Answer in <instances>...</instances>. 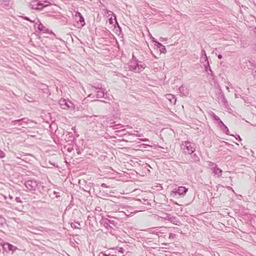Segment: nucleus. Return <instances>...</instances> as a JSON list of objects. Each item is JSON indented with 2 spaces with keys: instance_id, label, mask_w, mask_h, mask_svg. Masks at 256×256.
<instances>
[{
  "instance_id": "24",
  "label": "nucleus",
  "mask_w": 256,
  "mask_h": 256,
  "mask_svg": "<svg viewBox=\"0 0 256 256\" xmlns=\"http://www.w3.org/2000/svg\"><path fill=\"white\" fill-rule=\"evenodd\" d=\"M104 10V12L106 14H108L109 16L110 15H112L114 16V20H116V22H116V16L114 15V12L110 10H108L107 9H106Z\"/></svg>"
},
{
  "instance_id": "25",
  "label": "nucleus",
  "mask_w": 256,
  "mask_h": 256,
  "mask_svg": "<svg viewBox=\"0 0 256 256\" xmlns=\"http://www.w3.org/2000/svg\"><path fill=\"white\" fill-rule=\"evenodd\" d=\"M6 223V220H5V218L2 216H0V228H2V226H4V224H5Z\"/></svg>"
},
{
  "instance_id": "14",
  "label": "nucleus",
  "mask_w": 256,
  "mask_h": 256,
  "mask_svg": "<svg viewBox=\"0 0 256 256\" xmlns=\"http://www.w3.org/2000/svg\"><path fill=\"white\" fill-rule=\"evenodd\" d=\"M0 6L2 7L5 8H8V7H10V0H2L0 2Z\"/></svg>"
},
{
  "instance_id": "30",
  "label": "nucleus",
  "mask_w": 256,
  "mask_h": 256,
  "mask_svg": "<svg viewBox=\"0 0 256 256\" xmlns=\"http://www.w3.org/2000/svg\"><path fill=\"white\" fill-rule=\"evenodd\" d=\"M14 200L16 202H18V203H20L22 204V202L21 198H20V197H18V196H16L15 198H14Z\"/></svg>"
},
{
  "instance_id": "45",
  "label": "nucleus",
  "mask_w": 256,
  "mask_h": 256,
  "mask_svg": "<svg viewBox=\"0 0 256 256\" xmlns=\"http://www.w3.org/2000/svg\"><path fill=\"white\" fill-rule=\"evenodd\" d=\"M88 97L89 98H94V96H93V94H90L88 96Z\"/></svg>"
},
{
  "instance_id": "34",
  "label": "nucleus",
  "mask_w": 256,
  "mask_h": 256,
  "mask_svg": "<svg viewBox=\"0 0 256 256\" xmlns=\"http://www.w3.org/2000/svg\"><path fill=\"white\" fill-rule=\"evenodd\" d=\"M24 99L26 100L28 102H32V98H30L29 96H25V98H24Z\"/></svg>"
},
{
  "instance_id": "32",
  "label": "nucleus",
  "mask_w": 256,
  "mask_h": 256,
  "mask_svg": "<svg viewBox=\"0 0 256 256\" xmlns=\"http://www.w3.org/2000/svg\"><path fill=\"white\" fill-rule=\"evenodd\" d=\"M155 46H156L157 47V48H160V47H161L162 44L160 43L159 42H156V41H155V44H154Z\"/></svg>"
},
{
  "instance_id": "23",
  "label": "nucleus",
  "mask_w": 256,
  "mask_h": 256,
  "mask_svg": "<svg viewBox=\"0 0 256 256\" xmlns=\"http://www.w3.org/2000/svg\"><path fill=\"white\" fill-rule=\"evenodd\" d=\"M216 166H218V165L216 163L211 162H208V167L212 170L214 169Z\"/></svg>"
},
{
  "instance_id": "41",
  "label": "nucleus",
  "mask_w": 256,
  "mask_h": 256,
  "mask_svg": "<svg viewBox=\"0 0 256 256\" xmlns=\"http://www.w3.org/2000/svg\"><path fill=\"white\" fill-rule=\"evenodd\" d=\"M243 99L246 104H248V102H246V100H248V98H243Z\"/></svg>"
},
{
  "instance_id": "38",
  "label": "nucleus",
  "mask_w": 256,
  "mask_h": 256,
  "mask_svg": "<svg viewBox=\"0 0 256 256\" xmlns=\"http://www.w3.org/2000/svg\"><path fill=\"white\" fill-rule=\"evenodd\" d=\"M108 21H109V22L110 24H112L113 23V21H112V18H110L109 20H108Z\"/></svg>"
},
{
  "instance_id": "21",
  "label": "nucleus",
  "mask_w": 256,
  "mask_h": 256,
  "mask_svg": "<svg viewBox=\"0 0 256 256\" xmlns=\"http://www.w3.org/2000/svg\"><path fill=\"white\" fill-rule=\"evenodd\" d=\"M129 135L134 136H136L141 137L143 136L142 134H140L137 130H134V133L128 132Z\"/></svg>"
},
{
  "instance_id": "54",
  "label": "nucleus",
  "mask_w": 256,
  "mask_h": 256,
  "mask_svg": "<svg viewBox=\"0 0 256 256\" xmlns=\"http://www.w3.org/2000/svg\"><path fill=\"white\" fill-rule=\"evenodd\" d=\"M254 49L255 50H256V44L255 45V46H254Z\"/></svg>"
},
{
  "instance_id": "31",
  "label": "nucleus",
  "mask_w": 256,
  "mask_h": 256,
  "mask_svg": "<svg viewBox=\"0 0 256 256\" xmlns=\"http://www.w3.org/2000/svg\"><path fill=\"white\" fill-rule=\"evenodd\" d=\"M44 26H43L42 24H40L38 25V30H40V31H42V30H44Z\"/></svg>"
},
{
  "instance_id": "2",
  "label": "nucleus",
  "mask_w": 256,
  "mask_h": 256,
  "mask_svg": "<svg viewBox=\"0 0 256 256\" xmlns=\"http://www.w3.org/2000/svg\"><path fill=\"white\" fill-rule=\"evenodd\" d=\"M144 68L145 64L138 60H135V61L130 60V70L134 72L139 73L142 71Z\"/></svg>"
},
{
  "instance_id": "33",
  "label": "nucleus",
  "mask_w": 256,
  "mask_h": 256,
  "mask_svg": "<svg viewBox=\"0 0 256 256\" xmlns=\"http://www.w3.org/2000/svg\"><path fill=\"white\" fill-rule=\"evenodd\" d=\"M5 156H6L5 153L2 150H0V158H4L5 157Z\"/></svg>"
},
{
  "instance_id": "20",
  "label": "nucleus",
  "mask_w": 256,
  "mask_h": 256,
  "mask_svg": "<svg viewBox=\"0 0 256 256\" xmlns=\"http://www.w3.org/2000/svg\"><path fill=\"white\" fill-rule=\"evenodd\" d=\"M96 116H86L84 117V118H85L86 120L89 121L90 122H94V120L95 118L96 117Z\"/></svg>"
},
{
  "instance_id": "49",
  "label": "nucleus",
  "mask_w": 256,
  "mask_h": 256,
  "mask_svg": "<svg viewBox=\"0 0 256 256\" xmlns=\"http://www.w3.org/2000/svg\"><path fill=\"white\" fill-rule=\"evenodd\" d=\"M122 250H123L122 248H120V250H119V252H122Z\"/></svg>"
},
{
  "instance_id": "27",
  "label": "nucleus",
  "mask_w": 256,
  "mask_h": 256,
  "mask_svg": "<svg viewBox=\"0 0 256 256\" xmlns=\"http://www.w3.org/2000/svg\"><path fill=\"white\" fill-rule=\"evenodd\" d=\"M159 50L160 53L166 54V50L165 46L163 45L161 47H160V48H159Z\"/></svg>"
},
{
  "instance_id": "47",
  "label": "nucleus",
  "mask_w": 256,
  "mask_h": 256,
  "mask_svg": "<svg viewBox=\"0 0 256 256\" xmlns=\"http://www.w3.org/2000/svg\"><path fill=\"white\" fill-rule=\"evenodd\" d=\"M96 210H100V207H97L96 208Z\"/></svg>"
},
{
  "instance_id": "16",
  "label": "nucleus",
  "mask_w": 256,
  "mask_h": 256,
  "mask_svg": "<svg viewBox=\"0 0 256 256\" xmlns=\"http://www.w3.org/2000/svg\"><path fill=\"white\" fill-rule=\"evenodd\" d=\"M103 220H104V224L108 225L110 224H112L113 226H115L116 224V222H115L114 220H110V219H108V218L104 219Z\"/></svg>"
},
{
  "instance_id": "52",
  "label": "nucleus",
  "mask_w": 256,
  "mask_h": 256,
  "mask_svg": "<svg viewBox=\"0 0 256 256\" xmlns=\"http://www.w3.org/2000/svg\"><path fill=\"white\" fill-rule=\"evenodd\" d=\"M226 88L227 90H228L229 91V88L228 86H226Z\"/></svg>"
},
{
  "instance_id": "6",
  "label": "nucleus",
  "mask_w": 256,
  "mask_h": 256,
  "mask_svg": "<svg viewBox=\"0 0 256 256\" xmlns=\"http://www.w3.org/2000/svg\"><path fill=\"white\" fill-rule=\"evenodd\" d=\"M188 190L184 186H179L177 188H175L172 192L171 195L173 196H176L177 194L179 196L184 195Z\"/></svg>"
},
{
  "instance_id": "35",
  "label": "nucleus",
  "mask_w": 256,
  "mask_h": 256,
  "mask_svg": "<svg viewBox=\"0 0 256 256\" xmlns=\"http://www.w3.org/2000/svg\"><path fill=\"white\" fill-rule=\"evenodd\" d=\"M176 236V234L173 233H170L169 234L170 238H174Z\"/></svg>"
},
{
  "instance_id": "19",
  "label": "nucleus",
  "mask_w": 256,
  "mask_h": 256,
  "mask_svg": "<svg viewBox=\"0 0 256 256\" xmlns=\"http://www.w3.org/2000/svg\"><path fill=\"white\" fill-rule=\"evenodd\" d=\"M168 220L172 223L174 224H176V225H178V222H179L178 219L176 217L172 216V217H170Z\"/></svg>"
},
{
  "instance_id": "29",
  "label": "nucleus",
  "mask_w": 256,
  "mask_h": 256,
  "mask_svg": "<svg viewBox=\"0 0 256 256\" xmlns=\"http://www.w3.org/2000/svg\"><path fill=\"white\" fill-rule=\"evenodd\" d=\"M26 120V118H21V119L14 120L12 121V122H14V124L17 122H26V121H25Z\"/></svg>"
},
{
  "instance_id": "43",
  "label": "nucleus",
  "mask_w": 256,
  "mask_h": 256,
  "mask_svg": "<svg viewBox=\"0 0 256 256\" xmlns=\"http://www.w3.org/2000/svg\"><path fill=\"white\" fill-rule=\"evenodd\" d=\"M218 58L219 59H222V55H221V54H218Z\"/></svg>"
},
{
  "instance_id": "42",
  "label": "nucleus",
  "mask_w": 256,
  "mask_h": 256,
  "mask_svg": "<svg viewBox=\"0 0 256 256\" xmlns=\"http://www.w3.org/2000/svg\"><path fill=\"white\" fill-rule=\"evenodd\" d=\"M76 152H77L78 154H81L80 150L79 148L76 149Z\"/></svg>"
},
{
  "instance_id": "26",
  "label": "nucleus",
  "mask_w": 256,
  "mask_h": 256,
  "mask_svg": "<svg viewBox=\"0 0 256 256\" xmlns=\"http://www.w3.org/2000/svg\"><path fill=\"white\" fill-rule=\"evenodd\" d=\"M191 158L194 162H198L200 160L199 157L196 154H194L192 155Z\"/></svg>"
},
{
  "instance_id": "36",
  "label": "nucleus",
  "mask_w": 256,
  "mask_h": 256,
  "mask_svg": "<svg viewBox=\"0 0 256 256\" xmlns=\"http://www.w3.org/2000/svg\"><path fill=\"white\" fill-rule=\"evenodd\" d=\"M98 256H108L106 255V254L102 252H100Z\"/></svg>"
},
{
  "instance_id": "15",
  "label": "nucleus",
  "mask_w": 256,
  "mask_h": 256,
  "mask_svg": "<svg viewBox=\"0 0 256 256\" xmlns=\"http://www.w3.org/2000/svg\"><path fill=\"white\" fill-rule=\"evenodd\" d=\"M221 124L219 126L221 130L226 134H229V130L228 127L224 124L220 123Z\"/></svg>"
},
{
  "instance_id": "7",
  "label": "nucleus",
  "mask_w": 256,
  "mask_h": 256,
  "mask_svg": "<svg viewBox=\"0 0 256 256\" xmlns=\"http://www.w3.org/2000/svg\"><path fill=\"white\" fill-rule=\"evenodd\" d=\"M92 88V90L96 93V98H102L104 97V90L102 89L99 85L98 86H93Z\"/></svg>"
},
{
  "instance_id": "10",
  "label": "nucleus",
  "mask_w": 256,
  "mask_h": 256,
  "mask_svg": "<svg viewBox=\"0 0 256 256\" xmlns=\"http://www.w3.org/2000/svg\"><path fill=\"white\" fill-rule=\"evenodd\" d=\"M180 92L184 96H187L189 94V90L184 84H182L178 88Z\"/></svg>"
},
{
  "instance_id": "39",
  "label": "nucleus",
  "mask_w": 256,
  "mask_h": 256,
  "mask_svg": "<svg viewBox=\"0 0 256 256\" xmlns=\"http://www.w3.org/2000/svg\"><path fill=\"white\" fill-rule=\"evenodd\" d=\"M73 150V148H70V147H68V151L69 152H71L72 150Z\"/></svg>"
},
{
  "instance_id": "53",
  "label": "nucleus",
  "mask_w": 256,
  "mask_h": 256,
  "mask_svg": "<svg viewBox=\"0 0 256 256\" xmlns=\"http://www.w3.org/2000/svg\"><path fill=\"white\" fill-rule=\"evenodd\" d=\"M25 19H26V20H29V18H26H26H25Z\"/></svg>"
},
{
  "instance_id": "28",
  "label": "nucleus",
  "mask_w": 256,
  "mask_h": 256,
  "mask_svg": "<svg viewBox=\"0 0 256 256\" xmlns=\"http://www.w3.org/2000/svg\"><path fill=\"white\" fill-rule=\"evenodd\" d=\"M202 52L204 54V57L202 56L201 58V60H204L205 62L208 61V58L206 56V52L205 50H202Z\"/></svg>"
},
{
  "instance_id": "13",
  "label": "nucleus",
  "mask_w": 256,
  "mask_h": 256,
  "mask_svg": "<svg viewBox=\"0 0 256 256\" xmlns=\"http://www.w3.org/2000/svg\"><path fill=\"white\" fill-rule=\"evenodd\" d=\"M206 64H204L205 70L208 72V74L211 76H213L212 71L210 67L208 61L206 62Z\"/></svg>"
},
{
  "instance_id": "8",
  "label": "nucleus",
  "mask_w": 256,
  "mask_h": 256,
  "mask_svg": "<svg viewBox=\"0 0 256 256\" xmlns=\"http://www.w3.org/2000/svg\"><path fill=\"white\" fill-rule=\"evenodd\" d=\"M2 246L5 251H12V253L18 249L16 246H13L8 242H4L2 244Z\"/></svg>"
},
{
  "instance_id": "22",
  "label": "nucleus",
  "mask_w": 256,
  "mask_h": 256,
  "mask_svg": "<svg viewBox=\"0 0 256 256\" xmlns=\"http://www.w3.org/2000/svg\"><path fill=\"white\" fill-rule=\"evenodd\" d=\"M71 227L72 228H80V224L79 222H75L74 223L72 222L70 224Z\"/></svg>"
},
{
  "instance_id": "12",
  "label": "nucleus",
  "mask_w": 256,
  "mask_h": 256,
  "mask_svg": "<svg viewBox=\"0 0 256 256\" xmlns=\"http://www.w3.org/2000/svg\"><path fill=\"white\" fill-rule=\"evenodd\" d=\"M212 170L214 176L218 178L222 176V170L220 168H218V166H216Z\"/></svg>"
},
{
  "instance_id": "55",
  "label": "nucleus",
  "mask_w": 256,
  "mask_h": 256,
  "mask_svg": "<svg viewBox=\"0 0 256 256\" xmlns=\"http://www.w3.org/2000/svg\"><path fill=\"white\" fill-rule=\"evenodd\" d=\"M255 72L256 73V70ZM254 76H255V78H256V74H255Z\"/></svg>"
},
{
  "instance_id": "3",
  "label": "nucleus",
  "mask_w": 256,
  "mask_h": 256,
  "mask_svg": "<svg viewBox=\"0 0 256 256\" xmlns=\"http://www.w3.org/2000/svg\"><path fill=\"white\" fill-rule=\"evenodd\" d=\"M182 148L185 154H192L196 150L195 144L188 141L182 142Z\"/></svg>"
},
{
  "instance_id": "56",
  "label": "nucleus",
  "mask_w": 256,
  "mask_h": 256,
  "mask_svg": "<svg viewBox=\"0 0 256 256\" xmlns=\"http://www.w3.org/2000/svg\"><path fill=\"white\" fill-rule=\"evenodd\" d=\"M238 138H239V139H240V140H241V138L240 137V136H238Z\"/></svg>"
},
{
  "instance_id": "4",
  "label": "nucleus",
  "mask_w": 256,
  "mask_h": 256,
  "mask_svg": "<svg viewBox=\"0 0 256 256\" xmlns=\"http://www.w3.org/2000/svg\"><path fill=\"white\" fill-rule=\"evenodd\" d=\"M59 104L60 107L64 110H74L75 106L74 104L69 100L61 99L60 100Z\"/></svg>"
},
{
  "instance_id": "1",
  "label": "nucleus",
  "mask_w": 256,
  "mask_h": 256,
  "mask_svg": "<svg viewBox=\"0 0 256 256\" xmlns=\"http://www.w3.org/2000/svg\"><path fill=\"white\" fill-rule=\"evenodd\" d=\"M26 188V190L32 193H35L36 191H40V188H42V184L38 180H29L24 182Z\"/></svg>"
},
{
  "instance_id": "17",
  "label": "nucleus",
  "mask_w": 256,
  "mask_h": 256,
  "mask_svg": "<svg viewBox=\"0 0 256 256\" xmlns=\"http://www.w3.org/2000/svg\"><path fill=\"white\" fill-rule=\"evenodd\" d=\"M222 102L224 106L227 108L228 110H231V108H230V106L228 104V102L224 96L222 98Z\"/></svg>"
},
{
  "instance_id": "40",
  "label": "nucleus",
  "mask_w": 256,
  "mask_h": 256,
  "mask_svg": "<svg viewBox=\"0 0 256 256\" xmlns=\"http://www.w3.org/2000/svg\"><path fill=\"white\" fill-rule=\"evenodd\" d=\"M135 60H137L135 56L133 54L131 60L135 61Z\"/></svg>"
},
{
  "instance_id": "51",
  "label": "nucleus",
  "mask_w": 256,
  "mask_h": 256,
  "mask_svg": "<svg viewBox=\"0 0 256 256\" xmlns=\"http://www.w3.org/2000/svg\"><path fill=\"white\" fill-rule=\"evenodd\" d=\"M143 140V141H144V142H147V141H148V139H146H146H144V140Z\"/></svg>"
},
{
  "instance_id": "48",
  "label": "nucleus",
  "mask_w": 256,
  "mask_h": 256,
  "mask_svg": "<svg viewBox=\"0 0 256 256\" xmlns=\"http://www.w3.org/2000/svg\"><path fill=\"white\" fill-rule=\"evenodd\" d=\"M9 198L10 199V200H12L13 198V196L11 195H9Z\"/></svg>"
},
{
  "instance_id": "46",
  "label": "nucleus",
  "mask_w": 256,
  "mask_h": 256,
  "mask_svg": "<svg viewBox=\"0 0 256 256\" xmlns=\"http://www.w3.org/2000/svg\"><path fill=\"white\" fill-rule=\"evenodd\" d=\"M104 226L106 228H111V226H110V224L108 225H107V224H104Z\"/></svg>"
},
{
  "instance_id": "11",
  "label": "nucleus",
  "mask_w": 256,
  "mask_h": 256,
  "mask_svg": "<svg viewBox=\"0 0 256 256\" xmlns=\"http://www.w3.org/2000/svg\"><path fill=\"white\" fill-rule=\"evenodd\" d=\"M166 98L171 103L175 104L176 101L175 96L172 94H167L166 95Z\"/></svg>"
},
{
  "instance_id": "37",
  "label": "nucleus",
  "mask_w": 256,
  "mask_h": 256,
  "mask_svg": "<svg viewBox=\"0 0 256 256\" xmlns=\"http://www.w3.org/2000/svg\"><path fill=\"white\" fill-rule=\"evenodd\" d=\"M234 96H235V98H241V95L239 94H236L235 95H234Z\"/></svg>"
},
{
  "instance_id": "57",
  "label": "nucleus",
  "mask_w": 256,
  "mask_h": 256,
  "mask_svg": "<svg viewBox=\"0 0 256 256\" xmlns=\"http://www.w3.org/2000/svg\"><path fill=\"white\" fill-rule=\"evenodd\" d=\"M112 256H116V255H112Z\"/></svg>"
},
{
  "instance_id": "5",
  "label": "nucleus",
  "mask_w": 256,
  "mask_h": 256,
  "mask_svg": "<svg viewBox=\"0 0 256 256\" xmlns=\"http://www.w3.org/2000/svg\"><path fill=\"white\" fill-rule=\"evenodd\" d=\"M45 2H46L48 4H44L39 1L35 0L32 2L31 5L33 9L42 10L44 8L47 7L50 4V2L47 1H45Z\"/></svg>"
},
{
  "instance_id": "18",
  "label": "nucleus",
  "mask_w": 256,
  "mask_h": 256,
  "mask_svg": "<svg viewBox=\"0 0 256 256\" xmlns=\"http://www.w3.org/2000/svg\"><path fill=\"white\" fill-rule=\"evenodd\" d=\"M212 117L213 118L216 122V124H217L218 126H220L221 124L220 123H223V122L220 120V119L218 116L215 114H212Z\"/></svg>"
},
{
  "instance_id": "9",
  "label": "nucleus",
  "mask_w": 256,
  "mask_h": 256,
  "mask_svg": "<svg viewBox=\"0 0 256 256\" xmlns=\"http://www.w3.org/2000/svg\"><path fill=\"white\" fill-rule=\"evenodd\" d=\"M75 18L76 20H77L78 22L82 26H83L85 25L84 19L80 12H76L75 14Z\"/></svg>"
},
{
  "instance_id": "44",
  "label": "nucleus",
  "mask_w": 256,
  "mask_h": 256,
  "mask_svg": "<svg viewBox=\"0 0 256 256\" xmlns=\"http://www.w3.org/2000/svg\"><path fill=\"white\" fill-rule=\"evenodd\" d=\"M102 186L103 188H107L106 184H102Z\"/></svg>"
},
{
  "instance_id": "50",
  "label": "nucleus",
  "mask_w": 256,
  "mask_h": 256,
  "mask_svg": "<svg viewBox=\"0 0 256 256\" xmlns=\"http://www.w3.org/2000/svg\"><path fill=\"white\" fill-rule=\"evenodd\" d=\"M162 40L164 41V40H167L166 38H162Z\"/></svg>"
}]
</instances>
